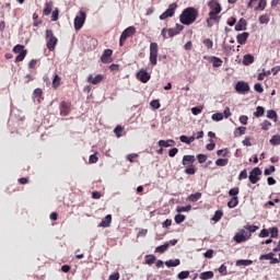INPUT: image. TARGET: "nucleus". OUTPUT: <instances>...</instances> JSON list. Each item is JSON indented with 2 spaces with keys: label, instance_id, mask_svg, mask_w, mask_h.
Listing matches in <instances>:
<instances>
[{
  "label": "nucleus",
  "instance_id": "38",
  "mask_svg": "<svg viewBox=\"0 0 280 280\" xmlns=\"http://www.w3.org/2000/svg\"><path fill=\"white\" fill-rule=\"evenodd\" d=\"M267 117L268 119H272V121H277V112L273 109L267 110Z\"/></svg>",
  "mask_w": 280,
  "mask_h": 280
},
{
  "label": "nucleus",
  "instance_id": "60",
  "mask_svg": "<svg viewBox=\"0 0 280 280\" xmlns=\"http://www.w3.org/2000/svg\"><path fill=\"white\" fill-rule=\"evenodd\" d=\"M177 277L178 279H187L189 277V271H182Z\"/></svg>",
  "mask_w": 280,
  "mask_h": 280
},
{
  "label": "nucleus",
  "instance_id": "27",
  "mask_svg": "<svg viewBox=\"0 0 280 280\" xmlns=\"http://www.w3.org/2000/svg\"><path fill=\"white\" fill-rule=\"evenodd\" d=\"M165 266L167 268H176V266H180V259L176 258V259H171L165 261Z\"/></svg>",
  "mask_w": 280,
  "mask_h": 280
},
{
  "label": "nucleus",
  "instance_id": "44",
  "mask_svg": "<svg viewBox=\"0 0 280 280\" xmlns=\"http://www.w3.org/2000/svg\"><path fill=\"white\" fill-rule=\"evenodd\" d=\"M176 211H177V213H185L187 211H191V206L188 205V206H185V207H177Z\"/></svg>",
  "mask_w": 280,
  "mask_h": 280
},
{
  "label": "nucleus",
  "instance_id": "25",
  "mask_svg": "<svg viewBox=\"0 0 280 280\" xmlns=\"http://www.w3.org/2000/svg\"><path fill=\"white\" fill-rule=\"evenodd\" d=\"M61 82H62V78H60V75H58V74H54L52 89H55V90L59 89Z\"/></svg>",
  "mask_w": 280,
  "mask_h": 280
},
{
  "label": "nucleus",
  "instance_id": "39",
  "mask_svg": "<svg viewBox=\"0 0 280 280\" xmlns=\"http://www.w3.org/2000/svg\"><path fill=\"white\" fill-rule=\"evenodd\" d=\"M212 121H222L224 119L223 113H215L211 116Z\"/></svg>",
  "mask_w": 280,
  "mask_h": 280
},
{
  "label": "nucleus",
  "instance_id": "28",
  "mask_svg": "<svg viewBox=\"0 0 280 280\" xmlns=\"http://www.w3.org/2000/svg\"><path fill=\"white\" fill-rule=\"evenodd\" d=\"M224 215V212H222V210H217L214 212V215L211 218L212 222H220V220H222Z\"/></svg>",
  "mask_w": 280,
  "mask_h": 280
},
{
  "label": "nucleus",
  "instance_id": "22",
  "mask_svg": "<svg viewBox=\"0 0 280 280\" xmlns=\"http://www.w3.org/2000/svg\"><path fill=\"white\" fill-rule=\"evenodd\" d=\"M160 148H172L176 145V141L168 139V140H160L159 142Z\"/></svg>",
  "mask_w": 280,
  "mask_h": 280
},
{
  "label": "nucleus",
  "instance_id": "30",
  "mask_svg": "<svg viewBox=\"0 0 280 280\" xmlns=\"http://www.w3.org/2000/svg\"><path fill=\"white\" fill-rule=\"evenodd\" d=\"M200 198H202V194L201 192H195V194H191L189 197H188V200L190 202H198V200H200Z\"/></svg>",
  "mask_w": 280,
  "mask_h": 280
},
{
  "label": "nucleus",
  "instance_id": "10",
  "mask_svg": "<svg viewBox=\"0 0 280 280\" xmlns=\"http://www.w3.org/2000/svg\"><path fill=\"white\" fill-rule=\"evenodd\" d=\"M176 8H178V4H170L168 9L160 15V21H165V19L174 16V14H176Z\"/></svg>",
  "mask_w": 280,
  "mask_h": 280
},
{
  "label": "nucleus",
  "instance_id": "1",
  "mask_svg": "<svg viewBox=\"0 0 280 280\" xmlns=\"http://www.w3.org/2000/svg\"><path fill=\"white\" fill-rule=\"evenodd\" d=\"M259 231L257 225H245L244 229L240 230L233 237L236 244H242L243 242H248L253 237V233Z\"/></svg>",
  "mask_w": 280,
  "mask_h": 280
},
{
  "label": "nucleus",
  "instance_id": "17",
  "mask_svg": "<svg viewBox=\"0 0 280 280\" xmlns=\"http://www.w3.org/2000/svg\"><path fill=\"white\" fill-rule=\"evenodd\" d=\"M137 79L140 80V82H142L143 84H147V82H150V73H148V71L141 69L137 73Z\"/></svg>",
  "mask_w": 280,
  "mask_h": 280
},
{
  "label": "nucleus",
  "instance_id": "20",
  "mask_svg": "<svg viewBox=\"0 0 280 280\" xmlns=\"http://www.w3.org/2000/svg\"><path fill=\"white\" fill-rule=\"evenodd\" d=\"M112 222H113V215L107 214L105 219L98 224V226H101L102 229H108Z\"/></svg>",
  "mask_w": 280,
  "mask_h": 280
},
{
  "label": "nucleus",
  "instance_id": "26",
  "mask_svg": "<svg viewBox=\"0 0 280 280\" xmlns=\"http://www.w3.org/2000/svg\"><path fill=\"white\" fill-rule=\"evenodd\" d=\"M238 205H240V198L238 197H232L228 202L229 209H235V207H237Z\"/></svg>",
  "mask_w": 280,
  "mask_h": 280
},
{
  "label": "nucleus",
  "instance_id": "18",
  "mask_svg": "<svg viewBox=\"0 0 280 280\" xmlns=\"http://www.w3.org/2000/svg\"><path fill=\"white\" fill-rule=\"evenodd\" d=\"M104 80V74H97V75H95L94 78H93V75L92 74H90L89 77H88V82L90 83V84H100L102 81Z\"/></svg>",
  "mask_w": 280,
  "mask_h": 280
},
{
  "label": "nucleus",
  "instance_id": "52",
  "mask_svg": "<svg viewBox=\"0 0 280 280\" xmlns=\"http://www.w3.org/2000/svg\"><path fill=\"white\" fill-rule=\"evenodd\" d=\"M207 159L208 156L206 154L200 153L197 155L198 163H207Z\"/></svg>",
  "mask_w": 280,
  "mask_h": 280
},
{
  "label": "nucleus",
  "instance_id": "16",
  "mask_svg": "<svg viewBox=\"0 0 280 280\" xmlns=\"http://www.w3.org/2000/svg\"><path fill=\"white\" fill-rule=\"evenodd\" d=\"M103 65H110L113 62V49H105L101 56Z\"/></svg>",
  "mask_w": 280,
  "mask_h": 280
},
{
  "label": "nucleus",
  "instance_id": "6",
  "mask_svg": "<svg viewBox=\"0 0 280 280\" xmlns=\"http://www.w3.org/2000/svg\"><path fill=\"white\" fill-rule=\"evenodd\" d=\"M13 54H19L15 57L14 62H23L25 60V56H27V50H25V46L18 44L13 47Z\"/></svg>",
  "mask_w": 280,
  "mask_h": 280
},
{
  "label": "nucleus",
  "instance_id": "12",
  "mask_svg": "<svg viewBox=\"0 0 280 280\" xmlns=\"http://www.w3.org/2000/svg\"><path fill=\"white\" fill-rule=\"evenodd\" d=\"M176 8H178V4H170L168 9L160 15V21H165V19L174 16V14H176Z\"/></svg>",
  "mask_w": 280,
  "mask_h": 280
},
{
  "label": "nucleus",
  "instance_id": "15",
  "mask_svg": "<svg viewBox=\"0 0 280 280\" xmlns=\"http://www.w3.org/2000/svg\"><path fill=\"white\" fill-rule=\"evenodd\" d=\"M59 110L62 117H67V115L71 113V103L67 101L61 102L59 105Z\"/></svg>",
  "mask_w": 280,
  "mask_h": 280
},
{
  "label": "nucleus",
  "instance_id": "54",
  "mask_svg": "<svg viewBox=\"0 0 280 280\" xmlns=\"http://www.w3.org/2000/svg\"><path fill=\"white\" fill-rule=\"evenodd\" d=\"M276 167L275 165H270L269 168L265 170V176H270V174H272L273 172H276Z\"/></svg>",
  "mask_w": 280,
  "mask_h": 280
},
{
  "label": "nucleus",
  "instance_id": "37",
  "mask_svg": "<svg viewBox=\"0 0 280 280\" xmlns=\"http://www.w3.org/2000/svg\"><path fill=\"white\" fill-rule=\"evenodd\" d=\"M259 23L261 25H267V23H270V16L268 14L260 15Z\"/></svg>",
  "mask_w": 280,
  "mask_h": 280
},
{
  "label": "nucleus",
  "instance_id": "53",
  "mask_svg": "<svg viewBox=\"0 0 280 280\" xmlns=\"http://www.w3.org/2000/svg\"><path fill=\"white\" fill-rule=\"evenodd\" d=\"M242 137V135H246V127H238L235 132V137Z\"/></svg>",
  "mask_w": 280,
  "mask_h": 280
},
{
  "label": "nucleus",
  "instance_id": "51",
  "mask_svg": "<svg viewBox=\"0 0 280 280\" xmlns=\"http://www.w3.org/2000/svg\"><path fill=\"white\" fill-rule=\"evenodd\" d=\"M203 45L207 47V49H212L213 48V40L210 38L203 39Z\"/></svg>",
  "mask_w": 280,
  "mask_h": 280
},
{
  "label": "nucleus",
  "instance_id": "45",
  "mask_svg": "<svg viewBox=\"0 0 280 280\" xmlns=\"http://www.w3.org/2000/svg\"><path fill=\"white\" fill-rule=\"evenodd\" d=\"M272 257H275V253L270 252L268 254L260 255L259 259L260 261H264V259L270 260Z\"/></svg>",
  "mask_w": 280,
  "mask_h": 280
},
{
  "label": "nucleus",
  "instance_id": "55",
  "mask_svg": "<svg viewBox=\"0 0 280 280\" xmlns=\"http://www.w3.org/2000/svg\"><path fill=\"white\" fill-rule=\"evenodd\" d=\"M167 33L170 38H174V36H178V32L176 31V28H168Z\"/></svg>",
  "mask_w": 280,
  "mask_h": 280
},
{
  "label": "nucleus",
  "instance_id": "63",
  "mask_svg": "<svg viewBox=\"0 0 280 280\" xmlns=\"http://www.w3.org/2000/svg\"><path fill=\"white\" fill-rule=\"evenodd\" d=\"M240 121L243 124V126H246L248 124V116L246 115L240 116Z\"/></svg>",
  "mask_w": 280,
  "mask_h": 280
},
{
  "label": "nucleus",
  "instance_id": "24",
  "mask_svg": "<svg viewBox=\"0 0 280 280\" xmlns=\"http://www.w3.org/2000/svg\"><path fill=\"white\" fill-rule=\"evenodd\" d=\"M246 21L244 20V18H242L238 23L235 25V31L236 32H244V30H246Z\"/></svg>",
  "mask_w": 280,
  "mask_h": 280
},
{
  "label": "nucleus",
  "instance_id": "32",
  "mask_svg": "<svg viewBox=\"0 0 280 280\" xmlns=\"http://www.w3.org/2000/svg\"><path fill=\"white\" fill-rule=\"evenodd\" d=\"M211 62L215 69H218V67H222V63H223L220 57H211Z\"/></svg>",
  "mask_w": 280,
  "mask_h": 280
},
{
  "label": "nucleus",
  "instance_id": "47",
  "mask_svg": "<svg viewBox=\"0 0 280 280\" xmlns=\"http://www.w3.org/2000/svg\"><path fill=\"white\" fill-rule=\"evenodd\" d=\"M150 106L154 108V110H159V108H161V102H159V100H153L150 102Z\"/></svg>",
  "mask_w": 280,
  "mask_h": 280
},
{
  "label": "nucleus",
  "instance_id": "2",
  "mask_svg": "<svg viewBox=\"0 0 280 280\" xmlns=\"http://www.w3.org/2000/svg\"><path fill=\"white\" fill-rule=\"evenodd\" d=\"M198 19V11L196 8H186L179 15V21L183 25H192Z\"/></svg>",
  "mask_w": 280,
  "mask_h": 280
},
{
  "label": "nucleus",
  "instance_id": "4",
  "mask_svg": "<svg viewBox=\"0 0 280 280\" xmlns=\"http://www.w3.org/2000/svg\"><path fill=\"white\" fill-rule=\"evenodd\" d=\"M45 38L47 40L46 47L50 51H55L56 45H58V37L54 36V31L51 30H46V35Z\"/></svg>",
  "mask_w": 280,
  "mask_h": 280
},
{
  "label": "nucleus",
  "instance_id": "64",
  "mask_svg": "<svg viewBox=\"0 0 280 280\" xmlns=\"http://www.w3.org/2000/svg\"><path fill=\"white\" fill-rule=\"evenodd\" d=\"M254 90L257 92V93H261L264 91V86H261L260 83H256L254 85Z\"/></svg>",
  "mask_w": 280,
  "mask_h": 280
},
{
  "label": "nucleus",
  "instance_id": "57",
  "mask_svg": "<svg viewBox=\"0 0 280 280\" xmlns=\"http://www.w3.org/2000/svg\"><path fill=\"white\" fill-rule=\"evenodd\" d=\"M258 236L259 237H269L270 236V230L262 229Z\"/></svg>",
  "mask_w": 280,
  "mask_h": 280
},
{
  "label": "nucleus",
  "instance_id": "13",
  "mask_svg": "<svg viewBox=\"0 0 280 280\" xmlns=\"http://www.w3.org/2000/svg\"><path fill=\"white\" fill-rule=\"evenodd\" d=\"M235 91L240 95H246L250 91V85L244 81H238L235 85Z\"/></svg>",
  "mask_w": 280,
  "mask_h": 280
},
{
  "label": "nucleus",
  "instance_id": "62",
  "mask_svg": "<svg viewBox=\"0 0 280 280\" xmlns=\"http://www.w3.org/2000/svg\"><path fill=\"white\" fill-rule=\"evenodd\" d=\"M34 97H40L43 95V90L40 88H37L33 92Z\"/></svg>",
  "mask_w": 280,
  "mask_h": 280
},
{
  "label": "nucleus",
  "instance_id": "8",
  "mask_svg": "<svg viewBox=\"0 0 280 280\" xmlns=\"http://www.w3.org/2000/svg\"><path fill=\"white\" fill-rule=\"evenodd\" d=\"M266 5H267V1L266 0H250L247 4V8H249V10H256V11H264L266 10Z\"/></svg>",
  "mask_w": 280,
  "mask_h": 280
},
{
  "label": "nucleus",
  "instance_id": "5",
  "mask_svg": "<svg viewBox=\"0 0 280 280\" xmlns=\"http://www.w3.org/2000/svg\"><path fill=\"white\" fill-rule=\"evenodd\" d=\"M135 34H137V28H135V26H128L120 35L119 47H124V45H126V40L131 36H135Z\"/></svg>",
  "mask_w": 280,
  "mask_h": 280
},
{
  "label": "nucleus",
  "instance_id": "61",
  "mask_svg": "<svg viewBox=\"0 0 280 280\" xmlns=\"http://www.w3.org/2000/svg\"><path fill=\"white\" fill-rule=\"evenodd\" d=\"M145 235H148V229H141V230L138 232L137 237H145Z\"/></svg>",
  "mask_w": 280,
  "mask_h": 280
},
{
  "label": "nucleus",
  "instance_id": "48",
  "mask_svg": "<svg viewBox=\"0 0 280 280\" xmlns=\"http://www.w3.org/2000/svg\"><path fill=\"white\" fill-rule=\"evenodd\" d=\"M43 12L45 16H49L51 14V3H46Z\"/></svg>",
  "mask_w": 280,
  "mask_h": 280
},
{
  "label": "nucleus",
  "instance_id": "31",
  "mask_svg": "<svg viewBox=\"0 0 280 280\" xmlns=\"http://www.w3.org/2000/svg\"><path fill=\"white\" fill-rule=\"evenodd\" d=\"M235 266H253V260H250V259H240V260H236Z\"/></svg>",
  "mask_w": 280,
  "mask_h": 280
},
{
  "label": "nucleus",
  "instance_id": "3",
  "mask_svg": "<svg viewBox=\"0 0 280 280\" xmlns=\"http://www.w3.org/2000/svg\"><path fill=\"white\" fill-rule=\"evenodd\" d=\"M208 8H210V12H209V16H211V19L218 20L220 19V16L218 14H220V12H222V5H220V2H218V0H210L208 2Z\"/></svg>",
  "mask_w": 280,
  "mask_h": 280
},
{
  "label": "nucleus",
  "instance_id": "35",
  "mask_svg": "<svg viewBox=\"0 0 280 280\" xmlns=\"http://www.w3.org/2000/svg\"><path fill=\"white\" fill-rule=\"evenodd\" d=\"M269 143L271 145H280V136L279 135L272 136L271 139L269 140Z\"/></svg>",
  "mask_w": 280,
  "mask_h": 280
},
{
  "label": "nucleus",
  "instance_id": "14",
  "mask_svg": "<svg viewBox=\"0 0 280 280\" xmlns=\"http://www.w3.org/2000/svg\"><path fill=\"white\" fill-rule=\"evenodd\" d=\"M259 176H261V168L260 167H255L249 173V182L252 185H257L259 183Z\"/></svg>",
  "mask_w": 280,
  "mask_h": 280
},
{
  "label": "nucleus",
  "instance_id": "9",
  "mask_svg": "<svg viewBox=\"0 0 280 280\" xmlns=\"http://www.w3.org/2000/svg\"><path fill=\"white\" fill-rule=\"evenodd\" d=\"M86 21V13L84 11H80L79 15L74 18V30L78 32L82 30L84 23Z\"/></svg>",
  "mask_w": 280,
  "mask_h": 280
},
{
  "label": "nucleus",
  "instance_id": "49",
  "mask_svg": "<svg viewBox=\"0 0 280 280\" xmlns=\"http://www.w3.org/2000/svg\"><path fill=\"white\" fill-rule=\"evenodd\" d=\"M213 22H214V23H220V18H217V20H215V19H211V16H209V18L207 19V25H208V27H211V26L213 25Z\"/></svg>",
  "mask_w": 280,
  "mask_h": 280
},
{
  "label": "nucleus",
  "instance_id": "46",
  "mask_svg": "<svg viewBox=\"0 0 280 280\" xmlns=\"http://www.w3.org/2000/svg\"><path fill=\"white\" fill-rule=\"evenodd\" d=\"M240 194V188L235 187L229 190V196L232 198H237V195Z\"/></svg>",
  "mask_w": 280,
  "mask_h": 280
},
{
  "label": "nucleus",
  "instance_id": "41",
  "mask_svg": "<svg viewBox=\"0 0 280 280\" xmlns=\"http://www.w3.org/2000/svg\"><path fill=\"white\" fill-rule=\"evenodd\" d=\"M185 220H187V217H185V214L179 213L175 215L176 224H182V222H185Z\"/></svg>",
  "mask_w": 280,
  "mask_h": 280
},
{
  "label": "nucleus",
  "instance_id": "29",
  "mask_svg": "<svg viewBox=\"0 0 280 280\" xmlns=\"http://www.w3.org/2000/svg\"><path fill=\"white\" fill-rule=\"evenodd\" d=\"M199 279L201 280H209L213 279V271H203L200 273Z\"/></svg>",
  "mask_w": 280,
  "mask_h": 280
},
{
  "label": "nucleus",
  "instance_id": "50",
  "mask_svg": "<svg viewBox=\"0 0 280 280\" xmlns=\"http://www.w3.org/2000/svg\"><path fill=\"white\" fill-rule=\"evenodd\" d=\"M269 233L271 237H279V229L278 228H270Z\"/></svg>",
  "mask_w": 280,
  "mask_h": 280
},
{
  "label": "nucleus",
  "instance_id": "11",
  "mask_svg": "<svg viewBox=\"0 0 280 280\" xmlns=\"http://www.w3.org/2000/svg\"><path fill=\"white\" fill-rule=\"evenodd\" d=\"M176 8H178V4H170L168 9L160 15V21H165V19L174 16V14H176Z\"/></svg>",
  "mask_w": 280,
  "mask_h": 280
},
{
  "label": "nucleus",
  "instance_id": "33",
  "mask_svg": "<svg viewBox=\"0 0 280 280\" xmlns=\"http://www.w3.org/2000/svg\"><path fill=\"white\" fill-rule=\"evenodd\" d=\"M266 109L262 106H258L254 112V117H264Z\"/></svg>",
  "mask_w": 280,
  "mask_h": 280
},
{
  "label": "nucleus",
  "instance_id": "58",
  "mask_svg": "<svg viewBox=\"0 0 280 280\" xmlns=\"http://www.w3.org/2000/svg\"><path fill=\"white\" fill-rule=\"evenodd\" d=\"M114 132H115L116 137H121V132H124V127L122 126H117L114 129Z\"/></svg>",
  "mask_w": 280,
  "mask_h": 280
},
{
  "label": "nucleus",
  "instance_id": "19",
  "mask_svg": "<svg viewBox=\"0 0 280 280\" xmlns=\"http://www.w3.org/2000/svg\"><path fill=\"white\" fill-rule=\"evenodd\" d=\"M248 36H250V34H248V32L238 34L236 36V40H237L238 45H246V40H248Z\"/></svg>",
  "mask_w": 280,
  "mask_h": 280
},
{
  "label": "nucleus",
  "instance_id": "43",
  "mask_svg": "<svg viewBox=\"0 0 280 280\" xmlns=\"http://www.w3.org/2000/svg\"><path fill=\"white\" fill-rule=\"evenodd\" d=\"M184 172H185V174L194 176V174H196V166L190 165V166L186 167Z\"/></svg>",
  "mask_w": 280,
  "mask_h": 280
},
{
  "label": "nucleus",
  "instance_id": "59",
  "mask_svg": "<svg viewBox=\"0 0 280 280\" xmlns=\"http://www.w3.org/2000/svg\"><path fill=\"white\" fill-rule=\"evenodd\" d=\"M100 161V158H97V154H91L89 159V163H97Z\"/></svg>",
  "mask_w": 280,
  "mask_h": 280
},
{
  "label": "nucleus",
  "instance_id": "23",
  "mask_svg": "<svg viewBox=\"0 0 280 280\" xmlns=\"http://www.w3.org/2000/svg\"><path fill=\"white\" fill-rule=\"evenodd\" d=\"M253 62H255V56H253L252 54H247L243 57V65L245 67L253 65Z\"/></svg>",
  "mask_w": 280,
  "mask_h": 280
},
{
  "label": "nucleus",
  "instance_id": "36",
  "mask_svg": "<svg viewBox=\"0 0 280 280\" xmlns=\"http://www.w3.org/2000/svg\"><path fill=\"white\" fill-rule=\"evenodd\" d=\"M170 248V243H165L155 248V253H165Z\"/></svg>",
  "mask_w": 280,
  "mask_h": 280
},
{
  "label": "nucleus",
  "instance_id": "40",
  "mask_svg": "<svg viewBox=\"0 0 280 280\" xmlns=\"http://www.w3.org/2000/svg\"><path fill=\"white\" fill-rule=\"evenodd\" d=\"M154 261H156L155 255H147L145 256V264H148V266H152V264H154Z\"/></svg>",
  "mask_w": 280,
  "mask_h": 280
},
{
  "label": "nucleus",
  "instance_id": "56",
  "mask_svg": "<svg viewBox=\"0 0 280 280\" xmlns=\"http://www.w3.org/2000/svg\"><path fill=\"white\" fill-rule=\"evenodd\" d=\"M248 178V172L246 170H243L238 175V180H244Z\"/></svg>",
  "mask_w": 280,
  "mask_h": 280
},
{
  "label": "nucleus",
  "instance_id": "34",
  "mask_svg": "<svg viewBox=\"0 0 280 280\" xmlns=\"http://www.w3.org/2000/svg\"><path fill=\"white\" fill-rule=\"evenodd\" d=\"M215 165H218V167H226V165H229V159H218Z\"/></svg>",
  "mask_w": 280,
  "mask_h": 280
},
{
  "label": "nucleus",
  "instance_id": "42",
  "mask_svg": "<svg viewBox=\"0 0 280 280\" xmlns=\"http://www.w3.org/2000/svg\"><path fill=\"white\" fill-rule=\"evenodd\" d=\"M261 130H270V127L272 126V122L270 120H264L261 124Z\"/></svg>",
  "mask_w": 280,
  "mask_h": 280
},
{
  "label": "nucleus",
  "instance_id": "21",
  "mask_svg": "<svg viewBox=\"0 0 280 280\" xmlns=\"http://www.w3.org/2000/svg\"><path fill=\"white\" fill-rule=\"evenodd\" d=\"M196 163V156L195 155H184L182 164L183 165H194Z\"/></svg>",
  "mask_w": 280,
  "mask_h": 280
},
{
  "label": "nucleus",
  "instance_id": "7",
  "mask_svg": "<svg viewBox=\"0 0 280 280\" xmlns=\"http://www.w3.org/2000/svg\"><path fill=\"white\" fill-rule=\"evenodd\" d=\"M158 58H159V44L153 42L150 44V57H149V60L152 67H156Z\"/></svg>",
  "mask_w": 280,
  "mask_h": 280
}]
</instances>
